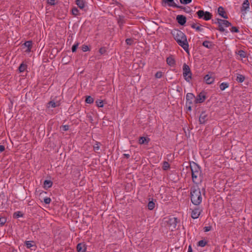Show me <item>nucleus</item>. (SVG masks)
<instances>
[{"label": "nucleus", "instance_id": "obj_3", "mask_svg": "<svg viewBox=\"0 0 252 252\" xmlns=\"http://www.w3.org/2000/svg\"><path fill=\"white\" fill-rule=\"evenodd\" d=\"M190 199L195 205H199L202 202V195L200 189L197 186H193L190 189Z\"/></svg>", "mask_w": 252, "mask_h": 252}, {"label": "nucleus", "instance_id": "obj_36", "mask_svg": "<svg viewBox=\"0 0 252 252\" xmlns=\"http://www.w3.org/2000/svg\"><path fill=\"white\" fill-rule=\"evenodd\" d=\"M96 105L98 107H102L103 106V102L102 100L98 99L95 101Z\"/></svg>", "mask_w": 252, "mask_h": 252}, {"label": "nucleus", "instance_id": "obj_12", "mask_svg": "<svg viewBox=\"0 0 252 252\" xmlns=\"http://www.w3.org/2000/svg\"><path fill=\"white\" fill-rule=\"evenodd\" d=\"M195 99V96L192 93H188L186 95V105L192 104V100Z\"/></svg>", "mask_w": 252, "mask_h": 252}, {"label": "nucleus", "instance_id": "obj_21", "mask_svg": "<svg viewBox=\"0 0 252 252\" xmlns=\"http://www.w3.org/2000/svg\"><path fill=\"white\" fill-rule=\"evenodd\" d=\"M150 141V139L146 138L145 137H140L139 139V144H147Z\"/></svg>", "mask_w": 252, "mask_h": 252}, {"label": "nucleus", "instance_id": "obj_46", "mask_svg": "<svg viewBox=\"0 0 252 252\" xmlns=\"http://www.w3.org/2000/svg\"><path fill=\"white\" fill-rule=\"evenodd\" d=\"M192 0H180V1L181 3L187 4L190 3Z\"/></svg>", "mask_w": 252, "mask_h": 252}, {"label": "nucleus", "instance_id": "obj_24", "mask_svg": "<svg viewBox=\"0 0 252 252\" xmlns=\"http://www.w3.org/2000/svg\"><path fill=\"white\" fill-rule=\"evenodd\" d=\"M85 3L84 0H76V4L80 9H83L84 8Z\"/></svg>", "mask_w": 252, "mask_h": 252}, {"label": "nucleus", "instance_id": "obj_40", "mask_svg": "<svg viewBox=\"0 0 252 252\" xmlns=\"http://www.w3.org/2000/svg\"><path fill=\"white\" fill-rule=\"evenodd\" d=\"M79 42H76V43H75L72 47V48H71V50H72V52H76L77 48H78V46H79Z\"/></svg>", "mask_w": 252, "mask_h": 252}, {"label": "nucleus", "instance_id": "obj_48", "mask_svg": "<svg viewBox=\"0 0 252 252\" xmlns=\"http://www.w3.org/2000/svg\"><path fill=\"white\" fill-rule=\"evenodd\" d=\"M171 5H172V7H176V8H180V9H183V10H184V8L185 7H184L183 6L178 5L175 3H174L173 4H172Z\"/></svg>", "mask_w": 252, "mask_h": 252}, {"label": "nucleus", "instance_id": "obj_35", "mask_svg": "<svg viewBox=\"0 0 252 252\" xmlns=\"http://www.w3.org/2000/svg\"><path fill=\"white\" fill-rule=\"evenodd\" d=\"M170 167V165L167 161H164L163 163L162 168L164 170H167Z\"/></svg>", "mask_w": 252, "mask_h": 252}, {"label": "nucleus", "instance_id": "obj_6", "mask_svg": "<svg viewBox=\"0 0 252 252\" xmlns=\"http://www.w3.org/2000/svg\"><path fill=\"white\" fill-rule=\"evenodd\" d=\"M217 20V23L219 25V28L218 30L221 32L225 31V29L223 26H224L225 27H228L231 26V23L227 20L220 19H218Z\"/></svg>", "mask_w": 252, "mask_h": 252}, {"label": "nucleus", "instance_id": "obj_39", "mask_svg": "<svg viewBox=\"0 0 252 252\" xmlns=\"http://www.w3.org/2000/svg\"><path fill=\"white\" fill-rule=\"evenodd\" d=\"M126 42L127 45H131L134 43V40L132 38H127L126 40Z\"/></svg>", "mask_w": 252, "mask_h": 252}, {"label": "nucleus", "instance_id": "obj_27", "mask_svg": "<svg viewBox=\"0 0 252 252\" xmlns=\"http://www.w3.org/2000/svg\"><path fill=\"white\" fill-rule=\"evenodd\" d=\"M229 87V83L227 82H222L220 85V88L221 91H224Z\"/></svg>", "mask_w": 252, "mask_h": 252}, {"label": "nucleus", "instance_id": "obj_4", "mask_svg": "<svg viewBox=\"0 0 252 252\" xmlns=\"http://www.w3.org/2000/svg\"><path fill=\"white\" fill-rule=\"evenodd\" d=\"M183 76L185 80L188 82H190L192 78V73L189 66L185 63L183 64Z\"/></svg>", "mask_w": 252, "mask_h": 252}, {"label": "nucleus", "instance_id": "obj_1", "mask_svg": "<svg viewBox=\"0 0 252 252\" xmlns=\"http://www.w3.org/2000/svg\"><path fill=\"white\" fill-rule=\"evenodd\" d=\"M171 34L178 45L182 47L188 54H189V44L186 34L181 31L177 29L172 31Z\"/></svg>", "mask_w": 252, "mask_h": 252}, {"label": "nucleus", "instance_id": "obj_45", "mask_svg": "<svg viewBox=\"0 0 252 252\" xmlns=\"http://www.w3.org/2000/svg\"><path fill=\"white\" fill-rule=\"evenodd\" d=\"M162 72L161 71H158L155 74V77L157 78H160L162 76Z\"/></svg>", "mask_w": 252, "mask_h": 252}, {"label": "nucleus", "instance_id": "obj_28", "mask_svg": "<svg viewBox=\"0 0 252 252\" xmlns=\"http://www.w3.org/2000/svg\"><path fill=\"white\" fill-rule=\"evenodd\" d=\"M245 77L242 74H238L236 78V81L239 83H242L244 81Z\"/></svg>", "mask_w": 252, "mask_h": 252}, {"label": "nucleus", "instance_id": "obj_7", "mask_svg": "<svg viewBox=\"0 0 252 252\" xmlns=\"http://www.w3.org/2000/svg\"><path fill=\"white\" fill-rule=\"evenodd\" d=\"M178 220L177 218L175 217L168 218L166 220L167 226L172 231H173L174 229H175L178 222Z\"/></svg>", "mask_w": 252, "mask_h": 252}, {"label": "nucleus", "instance_id": "obj_13", "mask_svg": "<svg viewBox=\"0 0 252 252\" xmlns=\"http://www.w3.org/2000/svg\"><path fill=\"white\" fill-rule=\"evenodd\" d=\"M250 7V2L248 0H245L244 1L242 6L241 8V11L243 13L245 14L246 13V11Z\"/></svg>", "mask_w": 252, "mask_h": 252}, {"label": "nucleus", "instance_id": "obj_23", "mask_svg": "<svg viewBox=\"0 0 252 252\" xmlns=\"http://www.w3.org/2000/svg\"><path fill=\"white\" fill-rule=\"evenodd\" d=\"M236 54L242 58H245L247 57V53L243 50H240L236 51Z\"/></svg>", "mask_w": 252, "mask_h": 252}, {"label": "nucleus", "instance_id": "obj_15", "mask_svg": "<svg viewBox=\"0 0 252 252\" xmlns=\"http://www.w3.org/2000/svg\"><path fill=\"white\" fill-rule=\"evenodd\" d=\"M201 213V211L199 208H195L192 211L191 217L195 219L199 217Z\"/></svg>", "mask_w": 252, "mask_h": 252}, {"label": "nucleus", "instance_id": "obj_51", "mask_svg": "<svg viewBox=\"0 0 252 252\" xmlns=\"http://www.w3.org/2000/svg\"><path fill=\"white\" fill-rule=\"evenodd\" d=\"M211 228H212V227L209 226L204 227L203 229H204V232H208L211 230Z\"/></svg>", "mask_w": 252, "mask_h": 252}, {"label": "nucleus", "instance_id": "obj_30", "mask_svg": "<svg viewBox=\"0 0 252 252\" xmlns=\"http://www.w3.org/2000/svg\"><path fill=\"white\" fill-rule=\"evenodd\" d=\"M207 244V242L204 240H202L199 241L197 243V246L201 247H205Z\"/></svg>", "mask_w": 252, "mask_h": 252}, {"label": "nucleus", "instance_id": "obj_38", "mask_svg": "<svg viewBox=\"0 0 252 252\" xmlns=\"http://www.w3.org/2000/svg\"><path fill=\"white\" fill-rule=\"evenodd\" d=\"M72 13L75 16H77L79 14L78 9L76 7H73L72 9Z\"/></svg>", "mask_w": 252, "mask_h": 252}, {"label": "nucleus", "instance_id": "obj_37", "mask_svg": "<svg viewBox=\"0 0 252 252\" xmlns=\"http://www.w3.org/2000/svg\"><path fill=\"white\" fill-rule=\"evenodd\" d=\"M6 221V219L5 217H0V226H2L4 225Z\"/></svg>", "mask_w": 252, "mask_h": 252}, {"label": "nucleus", "instance_id": "obj_16", "mask_svg": "<svg viewBox=\"0 0 252 252\" xmlns=\"http://www.w3.org/2000/svg\"><path fill=\"white\" fill-rule=\"evenodd\" d=\"M77 252H85L86 247L85 244L79 243L76 247Z\"/></svg>", "mask_w": 252, "mask_h": 252}, {"label": "nucleus", "instance_id": "obj_9", "mask_svg": "<svg viewBox=\"0 0 252 252\" xmlns=\"http://www.w3.org/2000/svg\"><path fill=\"white\" fill-rule=\"evenodd\" d=\"M206 93L204 92H201L199 94L195 97V103H201L203 102L206 99Z\"/></svg>", "mask_w": 252, "mask_h": 252}, {"label": "nucleus", "instance_id": "obj_56", "mask_svg": "<svg viewBox=\"0 0 252 252\" xmlns=\"http://www.w3.org/2000/svg\"><path fill=\"white\" fill-rule=\"evenodd\" d=\"M187 106H188V110H191V105H188Z\"/></svg>", "mask_w": 252, "mask_h": 252}, {"label": "nucleus", "instance_id": "obj_26", "mask_svg": "<svg viewBox=\"0 0 252 252\" xmlns=\"http://www.w3.org/2000/svg\"><path fill=\"white\" fill-rule=\"evenodd\" d=\"M25 245L28 249H30L33 246L35 247V246L34 245V242L32 241H26Z\"/></svg>", "mask_w": 252, "mask_h": 252}, {"label": "nucleus", "instance_id": "obj_41", "mask_svg": "<svg viewBox=\"0 0 252 252\" xmlns=\"http://www.w3.org/2000/svg\"><path fill=\"white\" fill-rule=\"evenodd\" d=\"M230 30L231 32H232L238 33L239 32V28L236 27H232L230 29Z\"/></svg>", "mask_w": 252, "mask_h": 252}, {"label": "nucleus", "instance_id": "obj_32", "mask_svg": "<svg viewBox=\"0 0 252 252\" xmlns=\"http://www.w3.org/2000/svg\"><path fill=\"white\" fill-rule=\"evenodd\" d=\"M155 207V204L153 201H149L148 204V208L149 210H152Z\"/></svg>", "mask_w": 252, "mask_h": 252}, {"label": "nucleus", "instance_id": "obj_18", "mask_svg": "<svg viewBox=\"0 0 252 252\" xmlns=\"http://www.w3.org/2000/svg\"><path fill=\"white\" fill-rule=\"evenodd\" d=\"M59 102H55L53 100L50 101L47 104V107L48 108H55L57 106H59L60 105Z\"/></svg>", "mask_w": 252, "mask_h": 252}, {"label": "nucleus", "instance_id": "obj_2", "mask_svg": "<svg viewBox=\"0 0 252 252\" xmlns=\"http://www.w3.org/2000/svg\"><path fill=\"white\" fill-rule=\"evenodd\" d=\"M189 166L191 171L192 182L195 184L200 183L203 178L201 168L197 164L194 162L190 164Z\"/></svg>", "mask_w": 252, "mask_h": 252}, {"label": "nucleus", "instance_id": "obj_34", "mask_svg": "<svg viewBox=\"0 0 252 252\" xmlns=\"http://www.w3.org/2000/svg\"><path fill=\"white\" fill-rule=\"evenodd\" d=\"M13 216L15 218H18L19 217H22L23 214L20 211H17L14 213Z\"/></svg>", "mask_w": 252, "mask_h": 252}, {"label": "nucleus", "instance_id": "obj_43", "mask_svg": "<svg viewBox=\"0 0 252 252\" xmlns=\"http://www.w3.org/2000/svg\"><path fill=\"white\" fill-rule=\"evenodd\" d=\"M106 52V50L105 47H101L99 50V53L100 55H103Z\"/></svg>", "mask_w": 252, "mask_h": 252}, {"label": "nucleus", "instance_id": "obj_19", "mask_svg": "<svg viewBox=\"0 0 252 252\" xmlns=\"http://www.w3.org/2000/svg\"><path fill=\"white\" fill-rule=\"evenodd\" d=\"M202 45L208 49H212L214 46L212 42L208 40L203 41L202 43Z\"/></svg>", "mask_w": 252, "mask_h": 252}, {"label": "nucleus", "instance_id": "obj_54", "mask_svg": "<svg viewBox=\"0 0 252 252\" xmlns=\"http://www.w3.org/2000/svg\"><path fill=\"white\" fill-rule=\"evenodd\" d=\"M123 156L126 158H130V155L128 154H123Z\"/></svg>", "mask_w": 252, "mask_h": 252}, {"label": "nucleus", "instance_id": "obj_29", "mask_svg": "<svg viewBox=\"0 0 252 252\" xmlns=\"http://www.w3.org/2000/svg\"><path fill=\"white\" fill-rule=\"evenodd\" d=\"M27 67V65L24 63H22L19 67V71L20 72H24Z\"/></svg>", "mask_w": 252, "mask_h": 252}, {"label": "nucleus", "instance_id": "obj_55", "mask_svg": "<svg viewBox=\"0 0 252 252\" xmlns=\"http://www.w3.org/2000/svg\"><path fill=\"white\" fill-rule=\"evenodd\" d=\"M188 252H192L191 246L189 245L188 248Z\"/></svg>", "mask_w": 252, "mask_h": 252}, {"label": "nucleus", "instance_id": "obj_33", "mask_svg": "<svg viewBox=\"0 0 252 252\" xmlns=\"http://www.w3.org/2000/svg\"><path fill=\"white\" fill-rule=\"evenodd\" d=\"M162 3H168V5L170 6H172L171 5L175 3L174 0H162Z\"/></svg>", "mask_w": 252, "mask_h": 252}, {"label": "nucleus", "instance_id": "obj_50", "mask_svg": "<svg viewBox=\"0 0 252 252\" xmlns=\"http://www.w3.org/2000/svg\"><path fill=\"white\" fill-rule=\"evenodd\" d=\"M56 0H47L48 3L50 5H54L55 4Z\"/></svg>", "mask_w": 252, "mask_h": 252}, {"label": "nucleus", "instance_id": "obj_44", "mask_svg": "<svg viewBox=\"0 0 252 252\" xmlns=\"http://www.w3.org/2000/svg\"><path fill=\"white\" fill-rule=\"evenodd\" d=\"M100 143L99 142H96L95 145L94 146V150L96 151L99 149V145Z\"/></svg>", "mask_w": 252, "mask_h": 252}, {"label": "nucleus", "instance_id": "obj_53", "mask_svg": "<svg viewBox=\"0 0 252 252\" xmlns=\"http://www.w3.org/2000/svg\"><path fill=\"white\" fill-rule=\"evenodd\" d=\"M5 150V147L3 145H0V153L3 152Z\"/></svg>", "mask_w": 252, "mask_h": 252}, {"label": "nucleus", "instance_id": "obj_20", "mask_svg": "<svg viewBox=\"0 0 252 252\" xmlns=\"http://www.w3.org/2000/svg\"><path fill=\"white\" fill-rule=\"evenodd\" d=\"M190 26L192 29H195V30L197 32H201L203 30V28H201L202 26L201 25H200L199 24H197L193 23V24H191Z\"/></svg>", "mask_w": 252, "mask_h": 252}, {"label": "nucleus", "instance_id": "obj_10", "mask_svg": "<svg viewBox=\"0 0 252 252\" xmlns=\"http://www.w3.org/2000/svg\"><path fill=\"white\" fill-rule=\"evenodd\" d=\"M208 120V114H206L205 111H203L200 115L199 121L200 124H205L207 121Z\"/></svg>", "mask_w": 252, "mask_h": 252}, {"label": "nucleus", "instance_id": "obj_5", "mask_svg": "<svg viewBox=\"0 0 252 252\" xmlns=\"http://www.w3.org/2000/svg\"><path fill=\"white\" fill-rule=\"evenodd\" d=\"M196 14L199 19H203L205 21L209 20L212 17V14L210 12L202 10H198Z\"/></svg>", "mask_w": 252, "mask_h": 252}, {"label": "nucleus", "instance_id": "obj_42", "mask_svg": "<svg viewBox=\"0 0 252 252\" xmlns=\"http://www.w3.org/2000/svg\"><path fill=\"white\" fill-rule=\"evenodd\" d=\"M81 49L83 52H87L88 51H90L89 47L86 45H83L81 47Z\"/></svg>", "mask_w": 252, "mask_h": 252}, {"label": "nucleus", "instance_id": "obj_25", "mask_svg": "<svg viewBox=\"0 0 252 252\" xmlns=\"http://www.w3.org/2000/svg\"><path fill=\"white\" fill-rule=\"evenodd\" d=\"M24 45L26 47L28 48L26 51L30 52L32 48V41H27L25 43Z\"/></svg>", "mask_w": 252, "mask_h": 252}, {"label": "nucleus", "instance_id": "obj_22", "mask_svg": "<svg viewBox=\"0 0 252 252\" xmlns=\"http://www.w3.org/2000/svg\"><path fill=\"white\" fill-rule=\"evenodd\" d=\"M44 188L48 189L51 188L53 185V182L50 180H45L43 183Z\"/></svg>", "mask_w": 252, "mask_h": 252}, {"label": "nucleus", "instance_id": "obj_11", "mask_svg": "<svg viewBox=\"0 0 252 252\" xmlns=\"http://www.w3.org/2000/svg\"><path fill=\"white\" fill-rule=\"evenodd\" d=\"M176 20L180 25L184 26L187 22V18L184 15H178L176 17Z\"/></svg>", "mask_w": 252, "mask_h": 252}, {"label": "nucleus", "instance_id": "obj_52", "mask_svg": "<svg viewBox=\"0 0 252 252\" xmlns=\"http://www.w3.org/2000/svg\"><path fill=\"white\" fill-rule=\"evenodd\" d=\"M184 10L187 13H189L191 11V9L189 7H185V8H184Z\"/></svg>", "mask_w": 252, "mask_h": 252}, {"label": "nucleus", "instance_id": "obj_49", "mask_svg": "<svg viewBox=\"0 0 252 252\" xmlns=\"http://www.w3.org/2000/svg\"><path fill=\"white\" fill-rule=\"evenodd\" d=\"M61 128L63 131H67L69 129V126L68 125H63L62 126Z\"/></svg>", "mask_w": 252, "mask_h": 252}, {"label": "nucleus", "instance_id": "obj_31", "mask_svg": "<svg viewBox=\"0 0 252 252\" xmlns=\"http://www.w3.org/2000/svg\"><path fill=\"white\" fill-rule=\"evenodd\" d=\"M94 99L91 96H87L85 99V102L89 104H91L94 102Z\"/></svg>", "mask_w": 252, "mask_h": 252}, {"label": "nucleus", "instance_id": "obj_47", "mask_svg": "<svg viewBox=\"0 0 252 252\" xmlns=\"http://www.w3.org/2000/svg\"><path fill=\"white\" fill-rule=\"evenodd\" d=\"M51 201V199L50 197H45L44 198V202L46 204H49Z\"/></svg>", "mask_w": 252, "mask_h": 252}, {"label": "nucleus", "instance_id": "obj_17", "mask_svg": "<svg viewBox=\"0 0 252 252\" xmlns=\"http://www.w3.org/2000/svg\"><path fill=\"white\" fill-rule=\"evenodd\" d=\"M166 63L171 66H174L176 64L175 59L172 56H169L167 58Z\"/></svg>", "mask_w": 252, "mask_h": 252}, {"label": "nucleus", "instance_id": "obj_14", "mask_svg": "<svg viewBox=\"0 0 252 252\" xmlns=\"http://www.w3.org/2000/svg\"><path fill=\"white\" fill-rule=\"evenodd\" d=\"M218 13L220 16H221L223 18H225V19L228 18V16H227V14H226V12H225L224 9L223 7L220 6L218 8Z\"/></svg>", "mask_w": 252, "mask_h": 252}, {"label": "nucleus", "instance_id": "obj_8", "mask_svg": "<svg viewBox=\"0 0 252 252\" xmlns=\"http://www.w3.org/2000/svg\"><path fill=\"white\" fill-rule=\"evenodd\" d=\"M213 74L214 73L213 72H210L204 77V80L206 84L210 85L214 82L215 77L213 75Z\"/></svg>", "mask_w": 252, "mask_h": 252}]
</instances>
